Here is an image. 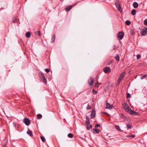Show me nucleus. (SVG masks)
<instances>
[{"mask_svg": "<svg viewBox=\"0 0 147 147\" xmlns=\"http://www.w3.org/2000/svg\"><path fill=\"white\" fill-rule=\"evenodd\" d=\"M140 33L142 36H145L147 34V27L141 29Z\"/></svg>", "mask_w": 147, "mask_h": 147, "instance_id": "nucleus-1", "label": "nucleus"}, {"mask_svg": "<svg viewBox=\"0 0 147 147\" xmlns=\"http://www.w3.org/2000/svg\"><path fill=\"white\" fill-rule=\"evenodd\" d=\"M123 107L125 111L128 112L130 109H131L128 106L126 102H124L123 105Z\"/></svg>", "mask_w": 147, "mask_h": 147, "instance_id": "nucleus-2", "label": "nucleus"}, {"mask_svg": "<svg viewBox=\"0 0 147 147\" xmlns=\"http://www.w3.org/2000/svg\"><path fill=\"white\" fill-rule=\"evenodd\" d=\"M115 5L116 8L118 10L120 11V12H121L122 11V9H121V7L119 2V1H117L115 3Z\"/></svg>", "mask_w": 147, "mask_h": 147, "instance_id": "nucleus-3", "label": "nucleus"}, {"mask_svg": "<svg viewBox=\"0 0 147 147\" xmlns=\"http://www.w3.org/2000/svg\"><path fill=\"white\" fill-rule=\"evenodd\" d=\"M129 114L131 115L134 116H137L139 115V113H138L136 112L134 110H131L130 111Z\"/></svg>", "mask_w": 147, "mask_h": 147, "instance_id": "nucleus-4", "label": "nucleus"}, {"mask_svg": "<svg viewBox=\"0 0 147 147\" xmlns=\"http://www.w3.org/2000/svg\"><path fill=\"white\" fill-rule=\"evenodd\" d=\"M24 121L27 125H29L30 124V120L27 118H25L24 119Z\"/></svg>", "mask_w": 147, "mask_h": 147, "instance_id": "nucleus-5", "label": "nucleus"}, {"mask_svg": "<svg viewBox=\"0 0 147 147\" xmlns=\"http://www.w3.org/2000/svg\"><path fill=\"white\" fill-rule=\"evenodd\" d=\"M41 76L43 81L46 84L47 83V80L45 78L44 74L43 73H42L41 74Z\"/></svg>", "mask_w": 147, "mask_h": 147, "instance_id": "nucleus-6", "label": "nucleus"}, {"mask_svg": "<svg viewBox=\"0 0 147 147\" xmlns=\"http://www.w3.org/2000/svg\"><path fill=\"white\" fill-rule=\"evenodd\" d=\"M124 33L123 32H120L118 33L117 35L118 37L120 38V39L121 40L123 37Z\"/></svg>", "mask_w": 147, "mask_h": 147, "instance_id": "nucleus-7", "label": "nucleus"}, {"mask_svg": "<svg viewBox=\"0 0 147 147\" xmlns=\"http://www.w3.org/2000/svg\"><path fill=\"white\" fill-rule=\"evenodd\" d=\"M106 109H112L113 108V106L112 105H110V104L108 103L107 101L106 102Z\"/></svg>", "mask_w": 147, "mask_h": 147, "instance_id": "nucleus-8", "label": "nucleus"}, {"mask_svg": "<svg viewBox=\"0 0 147 147\" xmlns=\"http://www.w3.org/2000/svg\"><path fill=\"white\" fill-rule=\"evenodd\" d=\"M96 114L95 111L94 109L92 110L90 115V117L91 119L94 118Z\"/></svg>", "mask_w": 147, "mask_h": 147, "instance_id": "nucleus-9", "label": "nucleus"}, {"mask_svg": "<svg viewBox=\"0 0 147 147\" xmlns=\"http://www.w3.org/2000/svg\"><path fill=\"white\" fill-rule=\"evenodd\" d=\"M104 72L106 73H108L110 72L111 70L110 68L109 67H106L103 70Z\"/></svg>", "mask_w": 147, "mask_h": 147, "instance_id": "nucleus-10", "label": "nucleus"}, {"mask_svg": "<svg viewBox=\"0 0 147 147\" xmlns=\"http://www.w3.org/2000/svg\"><path fill=\"white\" fill-rule=\"evenodd\" d=\"M125 72H123L121 74L119 77V78L120 79H121L123 80L125 75Z\"/></svg>", "mask_w": 147, "mask_h": 147, "instance_id": "nucleus-11", "label": "nucleus"}, {"mask_svg": "<svg viewBox=\"0 0 147 147\" xmlns=\"http://www.w3.org/2000/svg\"><path fill=\"white\" fill-rule=\"evenodd\" d=\"M88 82L89 84L91 86L93 84L94 82L93 80L92 79V77L90 78V80H89L88 81Z\"/></svg>", "mask_w": 147, "mask_h": 147, "instance_id": "nucleus-12", "label": "nucleus"}, {"mask_svg": "<svg viewBox=\"0 0 147 147\" xmlns=\"http://www.w3.org/2000/svg\"><path fill=\"white\" fill-rule=\"evenodd\" d=\"M138 3L136 2H134L133 3V6L135 8H136L138 7Z\"/></svg>", "mask_w": 147, "mask_h": 147, "instance_id": "nucleus-13", "label": "nucleus"}, {"mask_svg": "<svg viewBox=\"0 0 147 147\" xmlns=\"http://www.w3.org/2000/svg\"><path fill=\"white\" fill-rule=\"evenodd\" d=\"M27 133L31 137H32L33 136L32 131L31 130H29L27 131Z\"/></svg>", "mask_w": 147, "mask_h": 147, "instance_id": "nucleus-14", "label": "nucleus"}, {"mask_svg": "<svg viewBox=\"0 0 147 147\" xmlns=\"http://www.w3.org/2000/svg\"><path fill=\"white\" fill-rule=\"evenodd\" d=\"M72 6L71 5H70L68 7H66L65 8V9L66 11H70V10L72 8Z\"/></svg>", "mask_w": 147, "mask_h": 147, "instance_id": "nucleus-15", "label": "nucleus"}, {"mask_svg": "<svg viewBox=\"0 0 147 147\" xmlns=\"http://www.w3.org/2000/svg\"><path fill=\"white\" fill-rule=\"evenodd\" d=\"M86 124H90V119H89V117H86Z\"/></svg>", "mask_w": 147, "mask_h": 147, "instance_id": "nucleus-16", "label": "nucleus"}, {"mask_svg": "<svg viewBox=\"0 0 147 147\" xmlns=\"http://www.w3.org/2000/svg\"><path fill=\"white\" fill-rule=\"evenodd\" d=\"M31 34L30 32H27L26 34V36L27 38H30V37Z\"/></svg>", "mask_w": 147, "mask_h": 147, "instance_id": "nucleus-17", "label": "nucleus"}, {"mask_svg": "<svg viewBox=\"0 0 147 147\" xmlns=\"http://www.w3.org/2000/svg\"><path fill=\"white\" fill-rule=\"evenodd\" d=\"M87 126V128L88 130H89L92 127V126L91 125H89V124H86Z\"/></svg>", "mask_w": 147, "mask_h": 147, "instance_id": "nucleus-18", "label": "nucleus"}, {"mask_svg": "<svg viewBox=\"0 0 147 147\" xmlns=\"http://www.w3.org/2000/svg\"><path fill=\"white\" fill-rule=\"evenodd\" d=\"M55 35H54L52 37L51 39V42L53 43L55 40Z\"/></svg>", "mask_w": 147, "mask_h": 147, "instance_id": "nucleus-19", "label": "nucleus"}, {"mask_svg": "<svg viewBox=\"0 0 147 147\" xmlns=\"http://www.w3.org/2000/svg\"><path fill=\"white\" fill-rule=\"evenodd\" d=\"M136 13V11L135 9H133L131 11V14L133 15H135Z\"/></svg>", "mask_w": 147, "mask_h": 147, "instance_id": "nucleus-20", "label": "nucleus"}, {"mask_svg": "<svg viewBox=\"0 0 147 147\" xmlns=\"http://www.w3.org/2000/svg\"><path fill=\"white\" fill-rule=\"evenodd\" d=\"M115 59L118 61H119V57L118 54H117L116 55V56L115 57Z\"/></svg>", "mask_w": 147, "mask_h": 147, "instance_id": "nucleus-21", "label": "nucleus"}, {"mask_svg": "<svg viewBox=\"0 0 147 147\" xmlns=\"http://www.w3.org/2000/svg\"><path fill=\"white\" fill-rule=\"evenodd\" d=\"M37 118L38 119H40L42 117V116L41 114H38L37 115Z\"/></svg>", "mask_w": 147, "mask_h": 147, "instance_id": "nucleus-22", "label": "nucleus"}, {"mask_svg": "<svg viewBox=\"0 0 147 147\" xmlns=\"http://www.w3.org/2000/svg\"><path fill=\"white\" fill-rule=\"evenodd\" d=\"M99 130L95 129H94V131H93V133H95L98 134L99 132Z\"/></svg>", "mask_w": 147, "mask_h": 147, "instance_id": "nucleus-23", "label": "nucleus"}, {"mask_svg": "<svg viewBox=\"0 0 147 147\" xmlns=\"http://www.w3.org/2000/svg\"><path fill=\"white\" fill-rule=\"evenodd\" d=\"M125 23L127 25H129L131 24V22L127 20L125 21Z\"/></svg>", "mask_w": 147, "mask_h": 147, "instance_id": "nucleus-24", "label": "nucleus"}, {"mask_svg": "<svg viewBox=\"0 0 147 147\" xmlns=\"http://www.w3.org/2000/svg\"><path fill=\"white\" fill-rule=\"evenodd\" d=\"M122 80L121 79H119H119H118V81H117V85H119L120 82Z\"/></svg>", "mask_w": 147, "mask_h": 147, "instance_id": "nucleus-25", "label": "nucleus"}, {"mask_svg": "<svg viewBox=\"0 0 147 147\" xmlns=\"http://www.w3.org/2000/svg\"><path fill=\"white\" fill-rule=\"evenodd\" d=\"M68 136L69 138H72L73 137V135L71 133H69L68 134Z\"/></svg>", "mask_w": 147, "mask_h": 147, "instance_id": "nucleus-26", "label": "nucleus"}, {"mask_svg": "<svg viewBox=\"0 0 147 147\" xmlns=\"http://www.w3.org/2000/svg\"><path fill=\"white\" fill-rule=\"evenodd\" d=\"M115 127L116 129L118 130V131H120V127L119 126L117 125H115Z\"/></svg>", "mask_w": 147, "mask_h": 147, "instance_id": "nucleus-27", "label": "nucleus"}, {"mask_svg": "<svg viewBox=\"0 0 147 147\" xmlns=\"http://www.w3.org/2000/svg\"><path fill=\"white\" fill-rule=\"evenodd\" d=\"M36 35H38L39 36H40V31H38L36 32Z\"/></svg>", "mask_w": 147, "mask_h": 147, "instance_id": "nucleus-28", "label": "nucleus"}, {"mask_svg": "<svg viewBox=\"0 0 147 147\" xmlns=\"http://www.w3.org/2000/svg\"><path fill=\"white\" fill-rule=\"evenodd\" d=\"M126 126L127 127V129H130L131 128V126L130 125L127 124Z\"/></svg>", "mask_w": 147, "mask_h": 147, "instance_id": "nucleus-29", "label": "nucleus"}, {"mask_svg": "<svg viewBox=\"0 0 147 147\" xmlns=\"http://www.w3.org/2000/svg\"><path fill=\"white\" fill-rule=\"evenodd\" d=\"M41 139L43 142H44L45 140V139L43 136H41Z\"/></svg>", "mask_w": 147, "mask_h": 147, "instance_id": "nucleus-30", "label": "nucleus"}, {"mask_svg": "<svg viewBox=\"0 0 147 147\" xmlns=\"http://www.w3.org/2000/svg\"><path fill=\"white\" fill-rule=\"evenodd\" d=\"M147 76V75L145 74V75H144V76H142L141 77V79L143 80V79H144V78H145Z\"/></svg>", "mask_w": 147, "mask_h": 147, "instance_id": "nucleus-31", "label": "nucleus"}, {"mask_svg": "<svg viewBox=\"0 0 147 147\" xmlns=\"http://www.w3.org/2000/svg\"><path fill=\"white\" fill-rule=\"evenodd\" d=\"M17 21V19L15 17H14L13 18V23H15Z\"/></svg>", "mask_w": 147, "mask_h": 147, "instance_id": "nucleus-32", "label": "nucleus"}, {"mask_svg": "<svg viewBox=\"0 0 147 147\" xmlns=\"http://www.w3.org/2000/svg\"><path fill=\"white\" fill-rule=\"evenodd\" d=\"M134 34V30H133L131 29V32H130V34L131 35H133Z\"/></svg>", "mask_w": 147, "mask_h": 147, "instance_id": "nucleus-33", "label": "nucleus"}, {"mask_svg": "<svg viewBox=\"0 0 147 147\" xmlns=\"http://www.w3.org/2000/svg\"><path fill=\"white\" fill-rule=\"evenodd\" d=\"M91 108V106L89 104H88L87 106V107L86 109H90Z\"/></svg>", "mask_w": 147, "mask_h": 147, "instance_id": "nucleus-34", "label": "nucleus"}, {"mask_svg": "<svg viewBox=\"0 0 147 147\" xmlns=\"http://www.w3.org/2000/svg\"><path fill=\"white\" fill-rule=\"evenodd\" d=\"M137 59H139L140 57H141V56L139 54H138L137 55Z\"/></svg>", "mask_w": 147, "mask_h": 147, "instance_id": "nucleus-35", "label": "nucleus"}, {"mask_svg": "<svg viewBox=\"0 0 147 147\" xmlns=\"http://www.w3.org/2000/svg\"><path fill=\"white\" fill-rule=\"evenodd\" d=\"M92 92H93V93L94 94H96V93H97V91H96L94 90H92Z\"/></svg>", "mask_w": 147, "mask_h": 147, "instance_id": "nucleus-36", "label": "nucleus"}, {"mask_svg": "<svg viewBox=\"0 0 147 147\" xmlns=\"http://www.w3.org/2000/svg\"><path fill=\"white\" fill-rule=\"evenodd\" d=\"M144 24L146 26H147V19H146L144 21Z\"/></svg>", "mask_w": 147, "mask_h": 147, "instance_id": "nucleus-37", "label": "nucleus"}, {"mask_svg": "<svg viewBox=\"0 0 147 147\" xmlns=\"http://www.w3.org/2000/svg\"><path fill=\"white\" fill-rule=\"evenodd\" d=\"M98 82L96 84H95V87L98 88L99 86L98 85Z\"/></svg>", "mask_w": 147, "mask_h": 147, "instance_id": "nucleus-38", "label": "nucleus"}, {"mask_svg": "<svg viewBox=\"0 0 147 147\" xmlns=\"http://www.w3.org/2000/svg\"><path fill=\"white\" fill-rule=\"evenodd\" d=\"M45 70L47 73H49L50 71L47 68L45 69Z\"/></svg>", "mask_w": 147, "mask_h": 147, "instance_id": "nucleus-39", "label": "nucleus"}, {"mask_svg": "<svg viewBox=\"0 0 147 147\" xmlns=\"http://www.w3.org/2000/svg\"><path fill=\"white\" fill-rule=\"evenodd\" d=\"M102 114H105L107 116H109V115L108 113H105V112H102Z\"/></svg>", "mask_w": 147, "mask_h": 147, "instance_id": "nucleus-40", "label": "nucleus"}, {"mask_svg": "<svg viewBox=\"0 0 147 147\" xmlns=\"http://www.w3.org/2000/svg\"><path fill=\"white\" fill-rule=\"evenodd\" d=\"M135 135H132V134H131L129 136V137H131L132 138H134L135 137Z\"/></svg>", "mask_w": 147, "mask_h": 147, "instance_id": "nucleus-41", "label": "nucleus"}, {"mask_svg": "<svg viewBox=\"0 0 147 147\" xmlns=\"http://www.w3.org/2000/svg\"><path fill=\"white\" fill-rule=\"evenodd\" d=\"M130 97V95L128 93L127 95V98H129Z\"/></svg>", "mask_w": 147, "mask_h": 147, "instance_id": "nucleus-42", "label": "nucleus"}, {"mask_svg": "<svg viewBox=\"0 0 147 147\" xmlns=\"http://www.w3.org/2000/svg\"><path fill=\"white\" fill-rule=\"evenodd\" d=\"M113 50H115L116 49V47L115 46H114L113 47Z\"/></svg>", "mask_w": 147, "mask_h": 147, "instance_id": "nucleus-43", "label": "nucleus"}, {"mask_svg": "<svg viewBox=\"0 0 147 147\" xmlns=\"http://www.w3.org/2000/svg\"><path fill=\"white\" fill-rule=\"evenodd\" d=\"M100 125L97 124L95 126V127L96 128L98 127H100Z\"/></svg>", "mask_w": 147, "mask_h": 147, "instance_id": "nucleus-44", "label": "nucleus"}, {"mask_svg": "<svg viewBox=\"0 0 147 147\" xmlns=\"http://www.w3.org/2000/svg\"><path fill=\"white\" fill-rule=\"evenodd\" d=\"M13 124L15 126V127L16 126V124L14 123H13Z\"/></svg>", "mask_w": 147, "mask_h": 147, "instance_id": "nucleus-45", "label": "nucleus"}, {"mask_svg": "<svg viewBox=\"0 0 147 147\" xmlns=\"http://www.w3.org/2000/svg\"><path fill=\"white\" fill-rule=\"evenodd\" d=\"M5 147V145L3 147Z\"/></svg>", "mask_w": 147, "mask_h": 147, "instance_id": "nucleus-46", "label": "nucleus"}, {"mask_svg": "<svg viewBox=\"0 0 147 147\" xmlns=\"http://www.w3.org/2000/svg\"><path fill=\"white\" fill-rule=\"evenodd\" d=\"M122 116H123V114H122Z\"/></svg>", "mask_w": 147, "mask_h": 147, "instance_id": "nucleus-47", "label": "nucleus"}, {"mask_svg": "<svg viewBox=\"0 0 147 147\" xmlns=\"http://www.w3.org/2000/svg\"><path fill=\"white\" fill-rule=\"evenodd\" d=\"M99 84L100 85V84H101V83H100Z\"/></svg>", "mask_w": 147, "mask_h": 147, "instance_id": "nucleus-48", "label": "nucleus"}, {"mask_svg": "<svg viewBox=\"0 0 147 147\" xmlns=\"http://www.w3.org/2000/svg\"><path fill=\"white\" fill-rule=\"evenodd\" d=\"M146 57H147V56H146Z\"/></svg>", "mask_w": 147, "mask_h": 147, "instance_id": "nucleus-49", "label": "nucleus"}]
</instances>
